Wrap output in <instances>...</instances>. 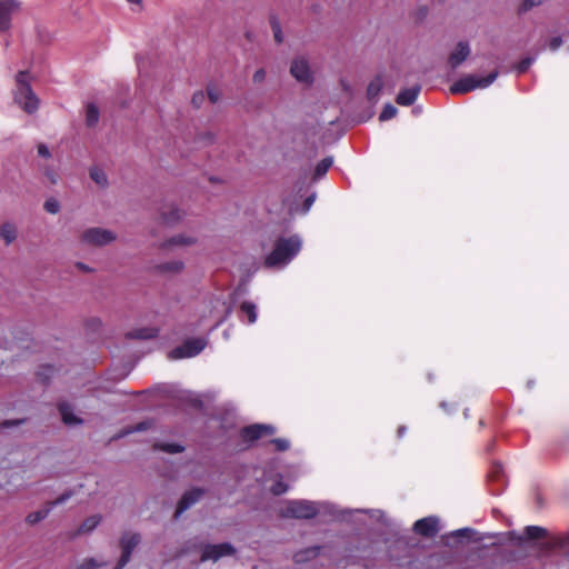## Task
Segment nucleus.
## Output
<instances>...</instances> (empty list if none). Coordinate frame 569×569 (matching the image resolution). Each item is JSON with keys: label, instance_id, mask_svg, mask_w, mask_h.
<instances>
[{"label": "nucleus", "instance_id": "nucleus-45", "mask_svg": "<svg viewBox=\"0 0 569 569\" xmlns=\"http://www.w3.org/2000/svg\"><path fill=\"white\" fill-rule=\"evenodd\" d=\"M147 428H148V423L141 422V423L137 425V427L132 431H142V430H146Z\"/></svg>", "mask_w": 569, "mask_h": 569}, {"label": "nucleus", "instance_id": "nucleus-12", "mask_svg": "<svg viewBox=\"0 0 569 569\" xmlns=\"http://www.w3.org/2000/svg\"><path fill=\"white\" fill-rule=\"evenodd\" d=\"M186 217V212L176 204L163 206L160 211L161 222L167 226H173Z\"/></svg>", "mask_w": 569, "mask_h": 569}, {"label": "nucleus", "instance_id": "nucleus-9", "mask_svg": "<svg viewBox=\"0 0 569 569\" xmlns=\"http://www.w3.org/2000/svg\"><path fill=\"white\" fill-rule=\"evenodd\" d=\"M140 542V535L136 532H126L121 537L120 546L122 549V555L120 557V560L114 569H122L130 560L131 553L133 549L139 545Z\"/></svg>", "mask_w": 569, "mask_h": 569}, {"label": "nucleus", "instance_id": "nucleus-14", "mask_svg": "<svg viewBox=\"0 0 569 569\" xmlns=\"http://www.w3.org/2000/svg\"><path fill=\"white\" fill-rule=\"evenodd\" d=\"M274 432V428L270 425H251L242 429V438L246 441H253L259 439L262 435H271Z\"/></svg>", "mask_w": 569, "mask_h": 569}, {"label": "nucleus", "instance_id": "nucleus-52", "mask_svg": "<svg viewBox=\"0 0 569 569\" xmlns=\"http://www.w3.org/2000/svg\"><path fill=\"white\" fill-rule=\"evenodd\" d=\"M130 3L140 4L142 0H127Z\"/></svg>", "mask_w": 569, "mask_h": 569}, {"label": "nucleus", "instance_id": "nucleus-13", "mask_svg": "<svg viewBox=\"0 0 569 569\" xmlns=\"http://www.w3.org/2000/svg\"><path fill=\"white\" fill-rule=\"evenodd\" d=\"M203 496V490L200 488H193L187 491L181 500L178 503L176 510V518H178L181 513L188 510L192 505H194L201 497Z\"/></svg>", "mask_w": 569, "mask_h": 569}, {"label": "nucleus", "instance_id": "nucleus-21", "mask_svg": "<svg viewBox=\"0 0 569 569\" xmlns=\"http://www.w3.org/2000/svg\"><path fill=\"white\" fill-rule=\"evenodd\" d=\"M50 512H51V508H49L48 506L46 508H43V509H40V510H37V511H32V512L27 515L26 522L28 525H30V526H34L38 522H40L43 519H46L49 516Z\"/></svg>", "mask_w": 569, "mask_h": 569}, {"label": "nucleus", "instance_id": "nucleus-33", "mask_svg": "<svg viewBox=\"0 0 569 569\" xmlns=\"http://www.w3.org/2000/svg\"><path fill=\"white\" fill-rule=\"evenodd\" d=\"M157 448L169 453H177L183 451V447L177 443H160L157 445Z\"/></svg>", "mask_w": 569, "mask_h": 569}, {"label": "nucleus", "instance_id": "nucleus-25", "mask_svg": "<svg viewBox=\"0 0 569 569\" xmlns=\"http://www.w3.org/2000/svg\"><path fill=\"white\" fill-rule=\"evenodd\" d=\"M241 311L248 317L249 323H254L257 320V307L250 301H244L240 306Z\"/></svg>", "mask_w": 569, "mask_h": 569}, {"label": "nucleus", "instance_id": "nucleus-4", "mask_svg": "<svg viewBox=\"0 0 569 569\" xmlns=\"http://www.w3.org/2000/svg\"><path fill=\"white\" fill-rule=\"evenodd\" d=\"M282 517L310 519L317 516L318 507L308 500H289L280 511Z\"/></svg>", "mask_w": 569, "mask_h": 569}, {"label": "nucleus", "instance_id": "nucleus-39", "mask_svg": "<svg viewBox=\"0 0 569 569\" xmlns=\"http://www.w3.org/2000/svg\"><path fill=\"white\" fill-rule=\"evenodd\" d=\"M206 100V94L202 91L193 93L191 102L196 108H200Z\"/></svg>", "mask_w": 569, "mask_h": 569}, {"label": "nucleus", "instance_id": "nucleus-16", "mask_svg": "<svg viewBox=\"0 0 569 569\" xmlns=\"http://www.w3.org/2000/svg\"><path fill=\"white\" fill-rule=\"evenodd\" d=\"M58 410L63 423L68 426H78L82 423V419L74 413V409L69 402H60L58 405Z\"/></svg>", "mask_w": 569, "mask_h": 569}, {"label": "nucleus", "instance_id": "nucleus-1", "mask_svg": "<svg viewBox=\"0 0 569 569\" xmlns=\"http://www.w3.org/2000/svg\"><path fill=\"white\" fill-rule=\"evenodd\" d=\"M302 248V239L298 234L279 238L273 250L264 258L266 268L281 269L292 261Z\"/></svg>", "mask_w": 569, "mask_h": 569}, {"label": "nucleus", "instance_id": "nucleus-11", "mask_svg": "<svg viewBox=\"0 0 569 569\" xmlns=\"http://www.w3.org/2000/svg\"><path fill=\"white\" fill-rule=\"evenodd\" d=\"M413 530L422 537H435L439 532V519L433 516L419 519L415 522Z\"/></svg>", "mask_w": 569, "mask_h": 569}, {"label": "nucleus", "instance_id": "nucleus-6", "mask_svg": "<svg viewBox=\"0 0 569 569\" xmlns=\"http://www.w3.org/2000/svg\"><path fill=\"white\" fill-rule=\"evenodd\" d=\"M290 74L299 82L306 86L313 83L315 77L310 63L305 57H296L290 64Z\"/></svg>", "mask_w": 569, "mask_h": 569}, {"label": "nucleus", "instance_id": "nucleus-5", "mask_svg": "<svg viewBox=\"0 0 569 569\" xmlns=\"http://www.w3.org/2000/svg\"><path fill=\"white\" fill-rule=\"evenodd\" d=\"M117 239L113 231L100 227L88 228L80 234V241L87 246L103 247Z\"/></svg>", "mask_w": 569, "mask_h": 569}, {"label": "nucleus", "instance_id": "nucleus-23", "mask_svg": "<svg viewBox=\"0 0 569 569\" xmlns=\"http://www.w3.org/2000/svg\"><path fill=\"white\" fill-rule=\"evenodd\" d=\"M100 521H101V517L99 515H92V516L88 517L79 527L78 533L82 535V533L91 532L93 529L97 528V526L100 523Z\"/></svg>", "mask_w": 569, "mask_h": 569}, {"label": "nucleus", "instance_id": "nucleus-2", "mask_svg": "<svg viewBox=\"0 0 569 569\" xmlns=\"http://www.w3.org/2000/svg\"><path fill=\"white\" fill-rule=\"evenodd\" d=\"M13 90L14 102L27 113L32 114L39 109L40 100L31 88V77L28 71L16 74Z\"/></svg>", "mask_w": 569, "mask_h": 569}, {"label": "nucleus", "instance_id": "nucleus-10", "mask_svg": "<svg viewBox=\"0 0 569 569\" xmlns=\"http://www.w3.org/2000/svg\"><path fill=\"white\" fill-rule=\"evenodd\" d=\"M21 8L19 0H0V32L11 28L12 16Z\"/></svg>", "mask_w": 569, "mask_h": 569}, {"label": "nucleus", "instance_id": "nucleus-3", "mask_svg": "<svg viewBox=\"0 0 569 569\" xmlns=\"http://www.w3.org/2000/svg\"><path fill=\"white\" fill-rule=\"evenodd\" d=\"M498 77V71H492L486 77L467 74L450 86V92L453 94H465L476 89L488 88Z\"/></svg>", "mask_w": 569, "mask_h": 569}, {"label": "nucleus", "instance_id": "nucleus-30", "mask_svg": "<svg viewBox=\"0 0 569 569\" xmlns=\"http://www.w3.org/2000/svg\"><path fill=\"white\" fill-rule=\"evenodd\" d=\"M60 202L56 198H48L43 203V209L51 214H57L60 211Z\"/></svg>", "mask_w": 569, "mask_h": 569}, {"label": "nucleus", "instance_id": "nucleus-41", "mask_svg": "<svg viewBox=\"0 0 569 569\" xmlns=\"http://www.w3.org/2000/svg\"><path fill=\"white\" fill-rule=\"evenodd\" d=\"M562 44V39L560 37H553L549 41V48L552 51H556L558 48H560Z\"/></svg>", "mask_w": 569, "mask_h": 569}, {"label": "nucleus", "instance_id": "nucleus-36", "mask_svg": "<svg viewBox=\"0 0 569 569\" xmlns=\"http://www.w3.org/2000/svg\"><path fill=\"white\" fill-rule=\"evenodd\" d=\"M278 451H286L290 447V442L287 439L277 438L271 440Z\"/></svg>", "mask_w": 569, "mask_h": 569}, {"label": "nucleus", "instance_id": "nucleus-24", "mask_svg": "<svg viewBox=\"0 0 569 569\" xmlns=\"http://www.w3.org/2000/svg\"><path fill=\"white\" fill-rule=\"evenodd\" d=\"M99 121V110L96 104L89 103L86 109V123L88 127H94Z\"/></svg>", "mask_w": 569, "mask_h": 569}, {"label": "nucleus", "instance_id": "nucleus-42", "mask_svg": "<svg viewBox=\"0 0 569 569\" xmlns=\"http://www.w3.org/2000/svg\"><path fill=\"white\" fill-rule=\"evenodd\" d=\"M38 154L42 158H50L51 153L48 149V147L43 143H40L37 148Z\"/></svg>", "mask_w": 569, "mask_h": 569}, {"label": "nucleus", "instance_id": "nucleus-26", "mask_svg": "<svg viewBox=\"0 0 569 569\" xmlns=\"http://www.w3.org/2000/svg\"><path fill=\"white\" fill-rule=\"evenodd\" d=\"M547 535V530L538 526H528L525 529V536L529 540L540 539Z\"/></svg>", "mask_w": 569, "mask_h": 569}, {"label": "nucleus", "instance_id": "nucleus-19", "mask_svg": "<svg viewBox=\"0 0 569 569\" xmlns=\"http://www.w3.org/2000/svg\"><path fill=\"white\" fill-rule=\"evenodd\" d=\"M419 92V86L403 89L398 93L396 101L400 106H411L417 100Z\"/></svg>", "mask_w": 569, "mask_h": 569}, {"label": "nucleus", "instance_id": "nucleus-7", "mask_svg": "<svg viewBox=\"0 0 569 569\" xmlns=\"http://www.w3.org/2000/svg\"><path fill=\"white\" fill-rule=\"evenodd\" d=\"M207 346V340L203 338H193L187 340L183 345L170 351L171 359L191 358L199 355Z\"/></svg>", "mask_w": 569, "mask_h": 569}, {"label": "nucleus", "instance_id": "nucleus-47", "mask_svg": "<svg viewBox=\"0 0 569 569\" xmlns=\"http://www.w3.org/2000/svg\"><path fill=\"white\" fill-rule=\"evenodd\" d=\"M133 338L150 339V338H152V335H148V333H144V332L141 331L139 335L134 336Z\"/></svg>", "mask_w": 569, "mask_h": 569}, {"label": "nucleus", "instance_id": "nucleus-28", "mask_svg": "<svg viewBox=\"0 0 569 569\" xmlns=\"http://www.w3.org/2000/svg\"><path fill=\"white\" fill-rule=\"evenodd\" d=\"M183 268L184 263L180 260H172L158 266V270L170 272H179L183 270Z\"/></svg>", "mask_w": 569, "mask_h": 569}, {"label": "nucleus", "instance_id": "nucleus-34", "mask_svg": "<svg viewBox=\"0 0 569 569\" xmlns=\"http://www.w3.org/2000/svg\"><path fill=\"white\" fill-rule=\"evenodd\" d=\"M71 496H72L71 491L64 492V493L60 495L57 499L48 502L47 505L52 510L54 507L63 505L66 501H68L71 498Z\"/></svg>", "mask_w": 569, "mask_h": 569}, {"label": "nucleus", "instance_id": "nucleus-18", "mask_svg": "<svg viewBox=\"0 0 569 569\" xmlns=\"http://www.w3.org/2000/svg\"><path fill=\"white\" fill-rule=\"evenodd\" d=\"M0 238L7 246L13 243L18 238V228L16 223L11 221L3 222L0 226Z\"/></svg>", "mask_w": 569, "mask_h": 569}, {"label": "nucleus", "instance_id": "nucleus-37", "mask_svg": "<svg viewBox=\"0 0 569 569\" xmlns=\"http://www.w3.org/2000/svg\"><path fill=\"white\" fill-rule=\"evenodd\" d=\"M270 490L273 495L279 496L284 493L288 490V487L281 480H278L272 485Z\"/></svg>", "mask_w": 569, "mask_h": 569}, {"label": "nucleus", "instance_id": "nucleus-50", "mask_svg": "<svg viewBox=\"0 0 569 569\" xmlns=\"http://www.w3.org/2000/svg\"><path fill=\"white\" fill-rule=\"evenodd\" d=\"M48 178L50 179V181H51L52 183H54V182H56V177H54V174L48 173Z\"/></svg>", "mask_w": 569, "mask_h": 569}, {"label": "nucleus", "instance_id": "nucleus-38", "mask_svg": "<svg viewBox=\"0 0 569 569\" xmlns=\"http://www.w3.org/2000/svg\"><path fill=\"white\" fill-rule=\"evenodd\" d=\"M266 77H267L266 70L263 68H259L254 71V73L252 76V81L256 84H260L266 80Z\"/></svg>", "mask_w": 569, "mask_h": 569}, {"label": "nucleus", "instance_id": "nucleus-40", "mask_svg": "<svg viewBox=\"0 0 569 569\" xmlns=\"http://www.w3.org/2000/svg\"><path fill=\"white\" fill-rule=\"evenodd\" d=\"M532 62H533V58L522 59L517 66L518 72H520V73L526 72Z\"/></svg>", "mask_w": 569, "mask_h": 569}, {"label": "nucleus", "instance_id": "nucleus-8", "mask_svg": "<svg viewBox=\"0 0 569 569\" xmlns=\"http://www.w3.org/2000/svg\"><path fill=\"white\" fill-rule=\"evenodd\" d=\"M236 549L229 542L218 543V545H206L202 548V553L200 557L201 562L206 561H218L222 557L234 555Z\"/></svg>", "mask_w": 569, "mask_h": 569}, {"label": "nucleus", "instance_id": "nucleus-46", "mask_svg": "<svg viewBox=\"0 0 569 569\" xmlns=\"http://www.w3.org/2000/svg\"><path fill=\"white\" fill-rule=\"evenodd\" d=\"M313 201H315V196H310L306 199L305 206L307 207V209H309L312 206Z\"/></svg>", "mask_w": 569, "mask_h": 569}, {"label": "nucleus", "instance_id": "nucleus-35", "mask_svg": "<svg viewBox=\"0 0 569 569\" xmlns=\"http://www.w3.org/2000/svg\"><path fill=\"white\" fill-rule=\"evenodd\" d=\"M207 94H208L209 100L212 103H217L220 100V98H221L220 90L217 89L216 87H212V86L207 88Z\"/></svg>", "mask_w": 569, "mask_h": 569}, {"label": "nucleus", "instance_id": "nucleus-32", "mask_svg": "<svg viewBox=\"0 0 569 569\" xmlns=\"http://www.w3.org/2000/svg\"><path fill=\"white\" fill-rule=\"evenodd\" d=\"M26 422V419H7L0 422V431L8 430L13 427H19Z\"/></svg>", "mask_w": 569, "mask_h": 569}, {"label": "nucleus", "instance_id": "nucleus-53", "mask_svg": "<svg viewBox=\"0 0 569 569\" xmlns=\"http://www.w3.org/2000/svg\"><path fill=\"white\" fill-rule=\"evenodd\" d=\"M398 432H399V435L403 433V428H400V429L398 430Z\"/></svg>", "mask_w": 569, "mask_h": 569}, {"label": "nucleus", "instance_id": "nucleus-44", "mask_svg": "<svg viewBox=\"0 0 569 569\" xmlns=\"http://www.w3.org/2000/svg\"><path fill=\"white\" fill-rule=\"evenodd\" d=\"M97 563L93 559H86L82 563L79 565L78 569H94Z\"/></svg>", "mask_w": 569, "mask_h": 569}, {"label": "nucleus", "instance_id": "nucleus-22", "mask_svg": "<svg viewBox=\"0 0 569 569\" xmlns=\"http://www.w3.org/2000/svg\"><path fill=\"white\" fill-rule=\"evenodd\" d=\"M383 87V81L381 77H376L370 81L367 88V96L370 100H375L379 97Z\"/></svg>", "mask_w": 569, "mask_h": 569}, {"label": "nucleus", "instance_id": "nucleus-31", "mask_svg": "<svg viewBox=\"0 0 569 569\" xmlns=\"http://www.w3.org/2000/svg\"><path fill=\"white\" fill-rule=\"evenodd\" d=\"M397 112H398L397 108L395 106L388 103L383 107V109L379 116V120L380 121L390 120L393 117H396Z\"/></svg>", "mask_w": 569, "mask_h": 569}, {"label": "nucleus", "instance_id": "nucleus-49", "mask_svg": "<svg viewBox=\"0 0 569 569\" xmlns=\"http://www.w3.org/2000/svg\"><path fill=\"white\" fill-rule=\"evenodd\" d=\"M470 530L468 528H465V529H459L456 531V536H467V533H469Z\"/></svg>", "mask_w": 569, "mask_h": 569}, {"label": "nucleus", "instance_id": "nucleus-29", "mask_svg": "<svg viewBox=\"0 0 569 569\" xmlns=\"http://www.w3.org/2000/svg\"><path fill=\"white\" fill-rule=\"evenodd\" d=\"M543 0H522L518 6V13H526L533 8L541 6Z\"/></svg>", "mask_w": 569, "mask_h": 569}, {"label": "nucleus", "instance_id": "nucleus-43", "mask_svg": "<svg viewBox=\"0 0 569 569\" xmlns=\"http://www.w3.org/2000/svg\"><path fill=\"white\" fill-rule=\"evenodd\" d=\"M272 30H273V37H274L276 42L281 43L283 38H282V32H281L280 26L277 23L273 24Z\"/></svg>", "mask_w": 569, "mask_h": 569}, {"label": "nucleus", "instance_id": "nucleus-51", "mask_svg": "<svg viewBox=\"0 0 569 569\" xmlns=\"http://www.w3.org/2000/svg\"><path fill=\"white\" fill-rule=\"evenodd\" d=\"M78 267L84 271H88L89 268L87 266H84L83 263H79Z\"/></svg>", "mask_w": 569, "mask_h": 569}, {"label": "nucleus", "instance_id": "nucleus-20", "mask_svg": "<svg viewBox=\"0 0 569 569\" xmlns=\"http://www.w3.org/2000/svg\"><path fill=\"white\" fill-rule=\"evenodd\" d=\"M90 178L100 187V188H107L109 184L108 176L106 171L101 168L93 167L90 169Z\"/></svg>", "mask_w": 569, "mask_h": 569}, {"label": "nucleus", "instance_id": "nucleus-27", "mask_svg": "<svg viewBox=\"0 0 569 569\" xmlns=\"http://www.w3.org/2000/svg\"><path fill=\"white\" fill-rule=\"evenodd\" d=\"M332 163H333L332 157H327V158L322 159L316 167L315 178H321L322 176H325L326 172L329 170V168L332 166Z\"/></svg>", "mask_w": 569, "mask_h": 569}, {"label": "nucleus", "instance_id": "nucleus-48", "mask_svg": "<svg viewBox=\"0 0 569 569\" xmlns=\"http://www.w3.org/2000/svg\"><path fill=\"white\" fill-rule=\"evenodd\" d=\"M510 537L512 540L517 541L518 543H520L522 541V537L520 535H517L516 532H511Z\"/></svg>", "mask_w": 569, "mask_h": 569}, {"label": "nucleus", "instance_id": "nucleus-17", "mask_svg": "<svg viewBox=\"0 0 569 569\" xmlns=\"http://www.w3.org/2000/svg\"><path fill=\"white\" fill-rule=\"evenodd\" d=\"M470 54V48L467 42H459L449 56V63L452 68L461 64Z\"/></svg>", "mask_w": 569, "mask_h": 569}, {"label": "nucleus", "instance_id": "nucleus-15", "mask_svg": "<svg viewBox=\"0 0 569 569\" xmlns=\"http://www.w3.org/2000/svg\"><path fill=\"white\" fill-rule=\"evenodd\" d=\"M198 242V239L196 236L192 234H177L168 239L162 243L163 249H172L174 247H191L194 246Z\"/></svg>", "mask_w": 569, "mask_h": 569}]
</instances>
